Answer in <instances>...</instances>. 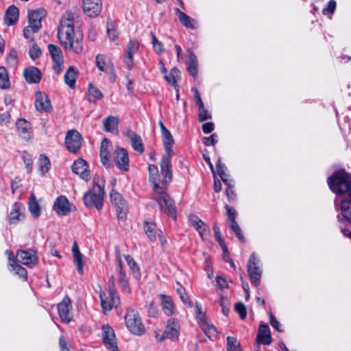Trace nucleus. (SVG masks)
<instances>
[{
	"label": "nucleus",
	"instance_id": "1",
	"mask_svg": "<svg viewBox=\"0 0 351 351\" xmlns=\"http://www.w3.org/2000/svg\"><path fill=\"white\" fill-rule=\"evenodd\" d=\"M327 182L330 189L338 195L335 203L339 204V221L343 219L351 223V175L343 169L337 170L328 178Z\"/></svg>",
	"mask_w": 351,
	"mask_h": 351
},
{
	"label": "nucleus",
	"instance_id": "2",
	"mask_svg": "<svg viewBox=\"0 0 351 351\" xmlns=\"http://www.w3.org/2000/svg\"><path fill=\"white\" fill-rule=\"evenodd\" d=\"M148 171L149 180L153 183V199L158 203L160 208L169 217L176 219V207L174 201L167 193V186L172 180L173 175L171 174V180L168 181V178L165 177L161 169L159 174L158 167L154 165H149Z\"/></svg>",
	"mask_w": 351,
	"mask_h": 351
},
{
	"label": "nucleus",
	"instance_id": "3",
	"mask_svg": "<svg viewBox=\"0 0 351 351\" xmlns=\"http://www.w3.org/2000/svg\"><path fill=\"white\" fill-rule=\"evenodd\" d=\"M73 20L71 12L67 11L64 14L58 27V38L65 49L80 54L84 49L83 36L80 32L74 31Z\"/></svg>",
	"mask_w": 351,
	"mask_h": 351
},
{
	"label": "nucleus",
	"instance_id": "4",
	"mask_svg": "<svg viewBox=\"0 0 351 351\" xmlns=\"http://www.w3.org/2000/svg\"><path fill=\"white\" fill-rule=\"evenodd\" d=\"M158 123L161 130L162 145L165 148V154L161 159L160 167L165 177L168 178L167 180L169 181L171 176V157L173 155L172 147L174 144V140L171 133L165 126L162 121H160Z\"/></svg>",
	"mask_w": 351,
	"mask_h": 351
},
{
	"label": "nucleus",
	"instance_id": "5",
	"mask_svg": "<svg viewBox=\"0 0 351 351\" xmlns=\"http://www.w3.org/2000/svg\"><path fill=\"white\" fill-rule=\"evenodd\" d=\"M46 15L44 9H38L29 12L28 25L23 29V36L30 42L34 41L33 34L38 32L42 27V19Z\"/></svg>",
	"mask_w": 351,
	"mask_h": 351
},
{
	"label": "nucleus",
	"instance_id": "6",
	"mask_svg": "<svg viewBox=\"0 0 351 351\" xmlns=\"http://www.w3.org/2000/svg\"><path fill=\"white\" fill-rule=\"evenodd\" d=\"M125 322L127 328L131 333L138 336L145 333V326L136 310L131 308L126 310Z\"/></svg>",
	"mask_w": 351,
	"mask_h": 351
},
{
	"label": "nucleus",
	"instance_id": "7",
	"mask_svg": "<svg viewBox=\"0 0 351 351\" xmlns=\"http://www.w3.org/2000/svg\"><path fill=\"white\" fill-rule=\"evenodd\" d=\"M104 195V187L99 184H95L93 188L84 195V203L88 208L95 207L100 210L103 207Z\"/></svg>",
	"mask_w": 351,
	"mask_h": 351
},
{
	"label": "nucleus",
	"instance_id": "8",
	"mask_svg": "<svg viewBox=\"0 0 351 351\" xmlns=\"http://www.w3.org/2000/svg\"><path fill=\"white\" fill-rule=\"evenodd\" d=\"M101 306L105 313L110 311L112 308L120 305V298L115 288H110L108 291H100Z\"/></svg>",
	"mask_w": 351,
	"mask_h": 351
},
{
	"label": "nucleus",
	"instance_id": "9",
	"mask_svg": "<svg viewBox=\"0 0 351 351\" xmlns=\"http://www.w3.org/2000/svg\"><path fill=\"white\" fill-rule=\"evenodd\" d=\"M110 197L112 204L115 208L117 218L121 220H125L128 209L126 202L123 198L122 195L115 190H112Z\"/></svg>",
	"mask_w": 351,
	"mask_h": 351
},
{
	"label": "nucleus",
	"instance_id": "10",
	"mask_svg": "<svg viewBox=\"0 0 351 351\" xmlns=\"http://www.w3.org/2000/svg\"><path fill=\"white\" fill-rule=\"evenodd\" d=\"M259 261L256 255L253 253L250 255L247 262V272L252 285L258 287L261 282L262 269L258 266Z\"/></svg>",
	"mask_w": 351,
	"mask_h": 351
},
{
	"label": "nucleus",
	"instance_id": "11",
	"mask_svg": "<svg viewBox=\"0 0 351 351\" xmlns=\"http://www.w3.org/2000/svg\"><path fill=\"white\" fill-rule=\"evenodd\" d=\"M82 143V137L76 130H69L65 136V145L71 153H77Z\"/></svg>",
	"mask_w": 351,
	"mask_h": 351
},
{
	"label": "nucleus",
	"instance_id": "12",
	"mask_svg": "<svg viewBox=\"0 0 351 351\" xmlns=\"http://www.w3.org/2000/svg\"><path fill=\"white\" fill-rule=\"evenodd\" d=\"M113 161L119 170L125 172L129 171L130 160L125 149L117 147L114 152Z\"/></svg>",
	"mask_w": 351,
	"mask_h": 351
},
{
	"label": "nucleus",
	"instance_id": "13",
	"mask_svg": "<svg viewBox=\"0 0 351 351\" xmlns=\"http://www.w3.org/2000/svg\"><path fill=\"white\" fill-rule=\"evenodd\" d=\"M48 50L53 62V70L56 74H60L64 63L62 49L57 45L49 44Z\"/></svg>",
	"mask_w": 351,
	"mask_h": 351
},
{
	"label": "nucleus",
	"instance_id": "14",
	"mask_svg": "<svg viewBox=\"0 0 351 351\" xmlns=\"http://www.w3.org/2000/svg\"><path fill=\"white\" fill-rule=\"evenodd\" d=\"M116 262L117 264V278L119 283L123 292L130 293L131 289L129 286L126 273L123 269L121 256L119 250L116 252Z\"/></svg>",
	"mask_w": 351,
	"mask_h": 351
},
{
	"label": "nucleus",
	"instance_id": "15",
	"mask_svg": "<svg viewBox=\"0 0 351 351\" xmlns=\"http://www.w3.org/2000/svg\"><path fill=\"white\" fill-rule=\"evenodd\" d=\"M102 337L104 343L108 350L110 351H119L114 330L109 325L103 326Z\"/></svg>",
	"mask_w": 351,
	"mask_h": 351
},
{
	"label": "nucleus",
	"instance_id": "16",
	"mask_svg": "<svg viewBox=\"0 0 351 351\" xmlns=\"http://www.w3.org/2000/svg\"><path fill=\"white\" fill-rule=\"evenodd\" d=\"M71 308V300L68 297L64 298L62 301L58 304V314L62 322L69 323L72 319L70 312Z\"/></svg>",
	"mask_w": 351,
	"mask_h": 351
},
{
	"label": "nucleus",
	"instance_id": "17",
	"mask_svg": "<svg viewBox=\"0 0 351 351\" xmlns=\"http://www.w3.org/2000/svg\"><path fill=\"white\" fill-rule=\"evenodd\" d=\"M16 260L28 267H33L36 264L37 257L32 250H19L16 253Z\"/></svg>",
	"mask_w": 351,
	"mask_h": 351
},
{
	"label": "nucleus",
	"instance_id": "18",
	"mask_svg": "<svg viewBox=\"0 0 351 351\" xmlns=\"http://www.w3.org/2000/svg\"><path fill=\"white\" fill-rule=\"evenodd\" d=\"M180 325L178 319L169 318L167 322V326L164 331L167 338L177 340L180 335Z\"/></svg>",
	"mask_w": 351,
	"mask_h": 351
},
{
	"label": "nucleus",
	"instance_id": "19",
	"mask_svg": "<svg viewBox=\"0 0 351 351\" xmlns=\"http://www.w3.org/2000/svg\"><path fill=\"white\" fill-rule=\"evenodd\" d=\"M101 0H83L84 12L90 17L97 16L101 11Z\"/></svg>",
	"mask_w": 351,
	"mask_h": 351
},
{
	"label": "nucleus",
	"instance_id": "20",
	"mask_svg": "<svg viewBox=\"0 0 351 351\" xmlns=\"http://www.w3.org/2000/svg\"><path fill=\"white\" fill-rule=\"evenodd\" d=\"M25 207L19 202H15L8 215V220L10 223L16 224L25 218Z\"/></svg>",
	"mask_w": 351,
	"mask_h": 351
},
{
	"label": "nucleus",
	"instance_id": "21",
	"mask_svg": "<svg viewBox=\"0 0 351 351\" xmlns=\"http://www.w3.org/2000/svg\"><path fill=\"white\" fill-rule=\"evenodd\" d=\"M53 209L59 215H66L71 209L66 197L60 195L56 198L53 204Z\"/></svg>",
	"mask_w": 351,
	"mask_h": 351
},
{
	"label": "nucleus",
	"instance_id": "22",
	"mask_svg": "<svg viewBox=\"0 0 351 351\" xmlns=\"http://www.w3.org/2000/svg\"><path fill=\"white\" fill-rule=\"evenodd\" d=\"M88 168V164L82 158L75 160L72 165L73 172L79 175L81 178L85 180H88L90 178V173Z\"/></svg>",
	"mask_w": 351,
	"mask_h": 351
},
{
	"label": "nucleus",
	"instance_id": "23",
	"mask_svg": "<svg viewBox=\"0 0 351 351\" xmlns=\"http://www.w3.org/2000/svg\"><path fill=\"white\" fill-rule=\"evenodd\" d=\"M256 343L258 346L261 344L269 345L271 343L270 329L266 324L260 325L256 336Z\"/></svg>",
	"mask_w": 351,
	"mask_h": 351
},
{
	"label": "nucleus",
	"instance_id": "24",
	"mask_svg": "<svg viewBox=\"0 0 351 351\" xmlns=\"http://www.w3.org/2000/svg\"><path fill=\"white\" fill-rule=\"evenodd\" d=\"M96 66L99 70L101 71L105 72L110 75V78L111 81H114L115 80V74H114V67L112 64H109L106 65L104 56L101 54H97L95 58Z\"/></svg>",
	"mask_w": 351,
	"mask_h": 351
},
{
	"label": "nucleus",
	"instance_id": "25",
	"mask_svg": "<svg viewBox=\"0 0 351 351\" xmlns=\"http://www.w3.org/2000/svg\"><path fill=\"white\" fill-rule=\"evenodd\" d=\"M23 76L28 84H36L40 82L42 73L41 71L35 66H29L25 69Z\"/></svg>",
	"mask_w": 351,
	"mask_h": 351
},
{
	"label": "nucleus",
	"instance_id": "26",
	"mask_svg": "<svg viewBox=\"0 0 351 351\" xmlns=\"http://www.w3.org/2000/svg\"><path fill=\"white\" fill-rule=\"evenodd\" d=\"M35 107L40 112H48L51 108L49 97L45 93L40 92L36 93Z\"/></svg>",
	"mask_w": 351,
	"mask_h": 351
},
{
	"label": "nucleus",
	"instance_id": "27",
	"mask_svg": "<svg viewBox=\"0 0 351 351\" xmlns=\"http://www.w3.org/2000/svg\"><path fill=\"white\" fill-rule=\"evenodd\" d=\"M159 298L160 299V306L163 313L167 316L173 315L175 313L176 307L171 296L160 294Z\"/></svg>",
	"mask_w": 351,
	"mask_h": 351
},
{
	"label": "nucleus",
	"instance_id": "28",
	"mask_svg": "<svg viewBox=\"0 0 351 351\" xmlns=\"http://www.w3.org/2000/svg\"><path fill=\"white\" fill-rule=\"evenodd\" d=\"M111 144L109 140L104 138L100 147V158L101 162L104 167H109L110 165V149Z\"/></svg>",
	"mask_w": 351,
	"mask_h": 351
},
{
	"label": "nucleus",
	"instance_id": "29",
	"mask_svg": "<svg viewBox=\"0 0 351 351\" xmlns=\"http://www.w3.org/2000/svg\"><path fill=\"white\" fill-rule=\"evenodd\" d=\"M16 128L19 134L25 140L32 137L31 124L24 119H20L17 121Z\"/></svg>",
	"mask_w": 351,
	"mask_h": 351
},
{
	"label": "nucleus",
	"instance_id": "30",
	"mask_svg": "<svg viewBox=\"0 0 351 351\" xmlns=\"http://www.w3.org/2000/svg\"><path fill=\"white\" fill-rule=\"evenodd\" d=\"M174 12L182 25L189 29H194L196 28L197 22L194 19H191L177 8H174Z\"/></svg>",
	"mask_w": 351,
	"mask_h": 351
},
{
	"label": "nucleus",
	"instance_id": "31",
	"mask_svg": "<svg viewBox=\"0 0 351 351\" xmlns=\"http://www.w3.org/2000/svg\"><path fill=\"white\" fill-rule=\"evenodd\" d=\"M19 16V9L14 5H10L5 12L4 22L8 26L12 25L18 21Z\"/></svg>",
	"mask_w": 351,
	"mask_h": 351
},
{
	"label": "nucleus",
	"instance_id": "32",
	"mask_svg": "<svg viewBox=\"0 0 351 351\" xmlns=\"http://www.w3.org/2000/svg\"><path fill=\"white\" fill-rule=\"evenodd\" d=\"M104 130L113 134L118 133L119 118L114 116H108L104 119Z\"/></svg>",
	"mask_w": 351,
	"mask_h": 351
},
{
	"label": "nucleus",
	"instance_id": "33",
	"mask_svg": "<svg viewBox=\"0 0 351 351\" xmlns=\"http://www.w3.org/2000/svg\"><path fill=\"white\" fill-rule=\"evenodd\" d=\"M144 232L152 242L156 241V236L161 231L156 228L154 222L145 221L143 224Z\"/></svg>",
	"mask_w": 351,
	"mask_h": 351
},
{
	"label": "nucleus",
	"instance_id": "34",
	"mask_svg": "<svg viewBox=\"0 0 351 351\" xmlns=\"http://www.w3.org/2000/svg\"><path fill=\"white\" fill-rule=\"evenodd\" d=\"M77 74V70L74 66H70L64 74V82L71 88L75 86Z\"/></svg>",
	"mask_w": 351,
	"mask_h": 351
},
{
	"label": "nucleus",
	"instance_id": "35",
	"mask_svg": "<svg viewBox=\"0 0 351 351\" xmlns=\"http://www.w3.org/2000/svg\"><path fill=\"white\" fill-rule=\"evenodd\" d=\"M125 259L130 267V270L133 276L138 280L141 277V274L140 271V268L134 258L130 255H125Z\"/></svg>",
	"mask_w": 351,
	"mask_h": 351
},
{
	"label": "nucleus",
	"instance_id": "36",
	"mask_svg": "<svg viewBox=\"0 0 351 351\" xmlns=\"http://www.w3.org/2000/svg\"><path fill=\"white\" fill-rule=\"evenodd\" d=\"M39 171L42 175L47 173L51 168V162L48 157L41 154L38 160Z\"/></svg>",
	"mask_w": 351,
	"mask_h": 351
},
{
	"label": "nucleus",
	"instance_id": "37",
	"mask_svg": "<svg viewBox=\"0 0 351 351\" xmlns=\"http://www.w3.org/2000/svg\"><path fill=\"white\" fill-rule=\"evenodd\" d=\"M29 210L34 217H38L40 214L39 204L34 195H32L29 197Z\"/></svg>",
	"mask_w": 351,
	"mask_h": 351
},
{
	"label": "nucleus",
	"instance_id": "38",
	"mask_svg": "<svg viewBox=\"0 0 351 351\" xmlns=\"http://www.w3.org/2000/svg\"><path fill=\"white\" fill-rule=\"evenodd\" d=\"M199 324L202 330L204 331V333L210 339H211L212 337H215L217 335V332L215 326L212 324L208 323L206 319L204 321V322L199 323Z\"/></svg>",
	"mask_w": 351,
	"mask_h": 351
},
{
	"label": "nucleus",
	"instance_id": "39",
	"mask_svg": "<svg viewBox=\"0 0 351 351\" xmlns=\"http://www.w3.org/2000/svg\"><path fill=\"white\" fill-rule=\"evenodd\" d=\"M196 230L199 232L200 237L203 240H207L210 237V228L209 226L204 221H201L199 224L194 227Z\"/></svg>",
	"mask_w": 351,
	"mask_h": 351
},
{
	"label": "nucleus",
	"instance_id": "40",
	"mask_svg": "<svg viewBox=\"0 0 351 351\" xmlns=\"http://www.w3.org/2000/svg\"><path fill=\"white\" fill-rule=\"evenodd\" d=\"M10 86V82L8 72L5 67L0 66V88L8 89Z\"/></svg>",
	"mask_w": 351,
	"mask_h": 351
},
{
	"label": "nucleus",
	"instance_id": "41",
	"mask_svg": "<svg viewBox=\"0 0 351 351\" xmlns=\"http://www.w3.org/2000/svg\"><path fill=\"white\" fill-rule=\"evenodd\" d=\"M130 143L132 148L139 154H143L144 152V145L141 137L137 135L136 138L130 140Z\"/></svg>",
	"mask_w": 351,
	"mask_h": 351
},
{
	"label": "nucleus",
	"instance_id": "42",
	"mask_svg": "<svg viewBox=\"0 0 351 351\" xmlns=\"http://www.w3.org/2000/svg\"><path fill=\"white\" fill-rule=\"evenodd\" d=\"M228 351H242L240 343L232 337H227Z\"/></svg>",
	"mask_w": 351,
	"mask_h": 351
},
{
	"label": "nucleus",
	"instance_id": "43",
	"mask_svg": "<svg viewBox=\"0 0 351 351\" xmlns=\"http://www.w3.org/2000/svg\"><path fill=\"white\" fill-rule=\"evenodd\" d=\"M180 71L176 68L173 67L171 70L170 73L168 75L165 74L164 75V78L171 84H172L173 86H176V77L179 75Z\"/></svg>",
	"mask_w": 351,
	"mask_h": 351
},
{
	"label": "nucleus",
	"instance_id": "44",
	"mask_svg": "<svg viewBox=\"0 0 351 351\" xmlns=\"http://www.w3.org/2000/svg\"><path fill=\"white\" fill-rule=\"evenodd\" d=\"M8 269L11 271H14L15 274L18 275L19 277L23 278L25 280L27 279V270L20 265L17 264L16 263H14V265H12V267H10Z\"/></svg>",
	"mask_w": 351,
	"mask_h": 351
},
{
	"label": "nucleus",
	"instance_id": "45",
	"mask_svg": "<svg viewBox=\"0 0 351 351\" xmlns=\"http://www.w3.org/2000/svg\"><path fill=\"white\" fill-rule=\"evenodd\" d=\"M230 228L234 232L235 235L237 237L239 241L242 243H244L245 241V237L237 221H233L232 223H230Z\"/></svg>",
	"mask_w": 351,
	"mask_h": 351
},
{
	"label": "nucleus",
	"instance_id": "46",
	"mask_svg": "<svg viewBox=\"0 0 351 351\" xmlns=\"http://www.w3.org/2000/svg\"><path fill=\"white\" fill-rule=\"evenodd\" d=\"M106 29L108 36L111 40H114L117 38L119 33L114 22L108 23Z\"/></svg>",
	"mask_w": 351,
	"mask_h": 351
},
{
	"label": "nucleus",
	"instance_id": "47",
	"mask_svg": "<svg viewBox=\"0 0 351 351\" xmlns=\"http://www.w3.org/2000/svg\"><path fill=\"white\" fill-rule=\"evenodd\" d=\"M177 293L180 295L182 302L186 306L191 307L192 303L186 294L184 288L180 285L179 287L177 288Z\"/></svg>",
	"mask_w": 351,
	"mask_h": 351
},
{
	"label": "nucleus",
	"instance_id": "48",
	"mask_svg": "<svg viewBox=\"0 0 351 351\" xmlns=\"http://www.w3.org/2000/svg\"><path fill=\"white\" fill-rule=\"evenodd\" d=\"M139 48V43L136 40H131L129 41L127 48L125 49V53L127 55L133 56L134 53L137 52Z\"/></svg>",
	"mask_w": 351,
	"mask_h": 351
},
{
	"label": "nucleus",
	"instance_id": "49",
	"mask_svg": "<svg viewBox=\"0 0 351 351\" xmlns=\"http://www.w3.org/2000/svg\"><path fill=\"white\" fill-rule=\"evenodd\" d=\"M42 51L40 48L36 44H34L29 50V55L30 58L35 60L36 58L41 56Z\"/></svg>",
	"mask_w": 351,
	"mask_h": 351
},
{
	"label": "nucleus",
	"instance_id": "50",
	"mask_svg": "<svg viewBox=\"0 0 351 351\" xmlns=\"http://www.w3.org/2000/svg\"><path fill=\"white\" fill-rule=\"evenodd\" d=\"M17 57L16 51L14 49H11L7 57L8 64L10 66H14L17 63Z\"/></svg>",
	"mask_w": 351,
	"mask_h": 351
},
{
	"label": "nucleus",
	"instance_id": "51",
	"mask_svg": "<svg viewBox=\"0 0 351 351\" xmlns=\"http://www.w3.org/2000/svg\"><path fill=\"white\" fill-rule=\"evenodd\" d=\"M152 43L154 50L157 53H161L164 51L162 43L159 41L154 34H152Z\"/></svg>",
	"mask_w": 351,
	"mask_h": 351
},
{
	"label": "nucleus",
	"instance_id": "52",
	"mask_svg": "<svg viewBox=\"0 0 351 351\" xmlns=\"http://www.w3.org/2000/svg\"><path fill=\"white\" fill-rule=\"evenodd\" d=\"M75 263L76 264L77 270L79 274H83V259L82 254L80 252L78 254H73Z\"/></svg>",
	"mask_w": 351,
	"mask_h": 351
},
{
	"label": "nucleus",
	"instance_id": "53",
	"mask_svg": "<svg viewBox=\"0 0 351 351\" xmlns=\"http://www.w3.org/2000/svg\"><path fill=\"white\" fill-rule=\"evenodd\" d=\"M234 309L239 313L241 319H245L247 315L246 308L242 302L235 304Z\"/></svg>",
	"mask_w": 351,
	"mask_h": 351
},
{
	"label": "nucleus",
	"instance_id": "54",
	"mask_svg": "<svg viewBox=\"0 0 351 351\" xmlns=\"http://www.w3.org/2000/svg\"><path fill=\"white\" fill-rule=\"evenodd\" d=\"M195 309L196 317L198 319L199 323L204 322V321H205L206 318L205 313L202 311L201 304L199 303H196Z\"/></svg>",
	"mask_w": 351,
	"mask_h": 351
},
{
	"label": "nucleus",
	"instance_id": "55",
	"mask_svg": "<svg viewBox=\"0 0 351 351\" xmlns=\"http://www.w3.org/2000/svg\"><path fill=\"white\" fill-rule=\"evenodd\" d=\"M88 93L90 96L94 97L95 99H100L104 97L102 93L97 88L91 84L89 86Z\"/></svg>",
	"mask_w": 351,
	"mask_h": 351
},
{
	"label": "nucleus",
	"instance_id": "56",
	"mask_svg": "<svg viewBox=\"0 0 351 351\" xmlns=\"http://www.w3.org/2000/svg\"><path fill=\"white\" fill-rule=\"evenodd\" d=\"M192 91L194 93V98L198 109H203L204 108V102L200 96L199 92L197 88H192Z\"/></svg>",
	"mask_w": 351,
	"mask_h": 351
},
{
	"label": "nucleus",
	"instance_id": "57",
	"mask_svg": "<svg viewBox=\"0 0 351 351\" xmlns=\"http://www.w3.org/2000/svg\"><path fill=\"white\" fill-rule=\"evenodd\" d=\"M336 8V1L335 0H330L326 8L322 10V13L325 15L332 14Z\"/></svg>",
	"mask_w": 351,
	"mask_h": 351
},
{
	"label": "nucleus",
	"instance_id": "58",
	"mask_svg": "<svg viewBox=\"0 0 351 351\" xmlns=\"http://www.w3.org/2000/svg\"><path fill=\"white\" fill-rule=\"evenodd\" d=\"M23 158L28 171H32L33 162L31 156L28 153L25 152L23 153Z\"/></svg>",
	"mask_w": 351,
	"mask_h": 351
},
{
	"label": "nucleus",
	"instance_id": "59",
	"mask_svg": "<svg viewBox=\"0 0 351 351\" xmlns=\"http://www.w3.org/2000/svg\"><path fill=\"white\" fill-rule=\"evenodd\" d=\"M225 208L226 210V215L228 217V221H230V223H232L233 221H236V210L232 208H230L228 205L225 206Z\"/></svg>",
	"mask_w": 351,
	"mask_h": 351
},
{
	"label": "nucleus",
	"instance_id": "60",
	"mask_svg": "<svg viewBox=\"0 0 351 351\" xmlns=\"http://www.w3.org/2000/svg\"><path fill=\"white\" fill-rule=\"evenodd\" d=\"M217 143V135L213 134L210 136L205 137L204 139V143L206 146L215 145Z\"/></svg>",
	"mask_w": 351,
	"mask_h": 351
},
{
	"label": "nucleus",
	"instance_id": "61",
	"mask_svg": "<svg viewBox=\"0 0 351 351\" xmlns=\"http://www.w3.org/2000/svg\"><path fill=\"white\" fill-rule=\"evenodd\" d=\"M199 110L200 111L198 115V120L199 122H203L211 118V114L205 108L203 109H199Z\"/></svg>",
	"mask_w": 351,
	"mask_h": 351
},
{
	"label": "nucleus",
	"instance_id": "62",
	"mask_svg": "<svg viewBox=\"0 0 351 351\" xmlns=\"http://www.w3.org/2000/svg\"><path fill=\"white\" fill-rule=\"evenodd\" d=\"M269 316L270 324L272 326V327L274 328L276 330L281 332V325L276 317L271 313L269 314Z\"/></svg>",
	"mask_w": 351,
	"mask_h": 351
},
{
	"label": "nucleus",
	"instance_id": "63",
	"mask_svg": "<svg viewBox=\"0 0 351 351\" xmlns=\"http://www.w3.org/2000/svg\"><path fill=\"white\" fill-rule=\"evenodd\" d=\"M222 181L228 186H234V181L230 178L228 174L226 172H222L219 174Z\"/></svg>",
	"mask_w": 351,
	"mask_h": 351
},
{
	"label": "nucleus",
	"instance_id": "64",
	"mask_svg": "<svg viewBox=\"0 0 351 351\" xmlns=\"http://www.w3.org/2000/svg\"><path fill=\"white\" fill-rule=\"evenodd\" d=\"M216 282L219 289H223L228 287L226 279L221 276L216 277Z\"/></svg>",
	"mask_w": 351,
	"mask_h": 351
}]
</instances>
